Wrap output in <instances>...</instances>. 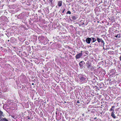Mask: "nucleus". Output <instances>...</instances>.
<instances>
[{"instance_id":"nucleus-1","label":"nucleus","mask_w":121,"mask_h":121,"mask_svg":"<svg viewBox=\"0 0 121 121\" xmlns=\"http://www.w3.org/2000/svg\"><path fill=\"white\" fill-rule=\"evenodd\" d=\"M91 38H88L86 39V42L88 44H89L90 43V41L91 40Z\"/></svg>"},{"instance_id":"nucleus-8","label":"nucleus","mask_w":121,"mask_h":121,"mask_svg":"<svg viewBox=\"0 0 121 121\" xmlns=\"http://www.w3.org/2000/svg\"><path fill=\"white\" fill-rule=\"evenodd\" d=\"M2 120L3 121H9L6 119L5 118L1 119L0 118V121Z\"/></svg>"},{"instance_id":"nucleus-20","label":"nucleus","mask_w":121,"mask_h":121,"mask_svg":"<svg viewBox=\"0 0 121 121\" xmlns=\"http://www.w3.org/2000/svg\"><path fill=\"white\" fill-rule=\"evenodd\" d=\"M32 85H33L34 84V83H32Z\"/></svg>"},{"instance_id":"nucleus-3","label":"nucleus","mask_w":121,"mask_h":121,"mask_svg":"<svg viewBox=\"0 0 121 121\" xmlns=\"http://www.w3.org/2000/svg\"><path fill=\"white\" fill-rule=\"evenodd\" d=\"M111 116L114 119L116 117V116L114 114V111H112V112Z\"/></svg>"},{"instance_id":"nucleus-18","label":"nucleus","mask_w":121,"mask_h":121,"mask_svg":"<svg viewBox=\"0 0 121 121\" xmlns=\"http://www.w3.org/2000/svg\"><path fill=\"white\" fill-rule=\"evenodd\" d=\"M80 103V102L79 101H77V103Z\"/></svg>"},{"instance_id":"nucleus-16","label":"nucleus","mask_w":121,"mask_h":121,"mask_svg":"<svg viewBox=\"0 0 121 121\" xmlns=\"http://www.w3.org/2000/svg\"><path fill=\"white\" fill-rule=\"evenodd\" d=\"M82 61L81 62H80L79 63V65H80L82 66V65L81 64V63H82Z\"/></svg>"},{"instance_id":"nucleus-2","label":"nucleus","mask_w":121,"mask_h":121,"mask_svg":"<svg viewBox=\"0 0 121 121\" xmlns=\"http://www.w3.org/2000/svg\"><path fill=\"white\" fill-rule=\"evenodd\" d=\"M82 55V53H79L77 54L76 56V58L77 59H78Z\"/></svg>"},{"instance_id":"nucleus-17","label":"nucleus","mask_w":121,"mask_h":121,"mask_svg":"<svg viewBox=\"0 0 121 121\" xmlns=\"http://www.w3.org/2000/svg\"><path fill=\"white\" fill-rule=\"evenodd\" d=\"M119 59L121 61V55H120V56Z\"/></svg>"},{"instance_id":"nucleus-10","label":"nucleus","mask_w":121,"mask_h":121,"mask_svg":"<svg viewBox=\"0 0 121 121\" xmlns=\"http://www.w3.org/2000/svg\"><path fill=\"white\" fill-rule=\"evenodd\" d=\"M115 37L116 38H117V37H118V38H120V35L117 34V35L115 36Z\"/></svg>"},{"instance_id":"nucleus-9","label":"nucleus","mask_w":121,"mask_h":121,"mask_svg":"<svg viewBox=\"0 0 121 121\" xmlns=\"http://www.w3.org/2000/svg\"><path fill=\"white\" fill-rule=\"evenodd\" d=\"M92 38V39L93 40V42H95L96 40V39L95 38Z\"/></svg>"},{"instance_id":"nucleus-5","label":"nucleus","mask_w":121,"mask_h":121,"mask_svg":"<svg viewBox=\"0 0 121 121\" xmlns=\"http://www.w3.org/2000/svg\"><path fill=\"white\" fill-rule=\"evenodd\" d=\"M62 4V2L61 1H59L58 3V5L60 7L61 6Z\"/></svg>"},{"instance_id":"nucleus-14","label":"nucleus","mask_w":121,"mask_h":121,"mask_svg":"<svg viewBox=\"0 0 121 121\" xmlns=\"http://www.w3.org/2000/svg\"><path fill=\"white\" fill-rule=\"evenodd\" d=\"M0 114L1 115H2L3 114V112H2L1 111H0Z\"/></svg>"},{"instance_id":"nucleus-6","label":"nucleus","mask_w":121,"mask_h":121,"mask_svg":"<svg viewBox=\"0 0 121 121\" xmlns=\"http://www.w3.org/2000/svg\"><path fill=\"white\" fill-rule=\"evenodd\" d=\"M115 107L114 106H112V108L110 109V111H114V108Z\"/></svg>"},{"instance_id":"nucleus-7","label":"nucleus","mask_w":121,"mask_h":121,"mask_svg":"<svg viewBox=\"0 0 121 121\" xmlns=\"http://www.w3.org/2000/svg\"><path fill=\"white\" fill-rule=\"evenodd\" d=\"M97 40L98 42H101L102 40L101 39H99L98 38H97Z\"/></svg>"},{"instance_id":"nucleus-12","label":"nucleus","mask_w":121,"mask_h":121,"mask_svg":"<svg viewBox=\"0 0 121 121\" xmlns=\"http://www.w3.org/2000/svg\"><path fill=\"white\" fill-rule=\"evenodd\" d=\"M66 13L67 14H71V12H70L69 11H68Z\"/></svg>"},{"instance_id":"nucleus-11","label":"nucleus","mask_w":121,"mask_h":121,"mask_svg":"<svg viewBox=\"0 0 121 121\" xmlns=\"http://www.w3.org/2000/svg\"><path fill=\"white\" fill-rule=\"evenodd\" d=\"M72 18L74 20H76V17L74 16L72 17Z\"/></svg>"},{"instance_id":"nucleus-13","label":"nucleus","mask_w":121,"mask_h":121,"mask_svg":"<svg viewBox=\"0 0 121 121\" xmlns=\"http://www.w3.org/2000/svg\"><path fill=\"white\" fill-rule=\"evenodd\" d=\"M101 42V43L103 44V46H104V41L102 40Z\"/></svg>"},{"instance_id":"nucleus-15","label":"nucleus","mask_w":121,"mask_h":121,"mask_svg":"<svg viewBox=\"0 0 121 121\" xmlns=\"http://www.w3.org/2000/svg\"><path fill=\"white\" fill-rule=\"evenodd\" d=\"M91 67V66L90 65H89L88 66H87V68H90Z\"/></svg>"},{"instance_id":"nucleus-19","label":"nucleus","mask_w":121,"mask_h":121,"mask_svg":"<svg viewBox=\"0 0 121 121\" xmlns=\"http://www.w3.org/2000/svg\"><path fill=\"white\" fill-rule=\"evenodd\" d=\"M65 9H64L63 11H62V12L63 13L64 12V11H65Z\"/></svg>"},{"instance_id":"nucleus-4","label":"nucleus","mask_w":121,"mask_h":121,"mask_svg":"<svg viewBox=\"0 0 121 121\" xmlns=\"http://www.w3.org/2000/svg\"><path fill=\"white\" fill-rule=\"evenodd\" d=\"M80 80H81L82 81L84 80L85 79V78L83 76H81V77H80Z\"/></svg>"}]
</instances>
